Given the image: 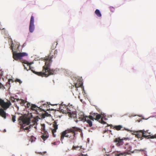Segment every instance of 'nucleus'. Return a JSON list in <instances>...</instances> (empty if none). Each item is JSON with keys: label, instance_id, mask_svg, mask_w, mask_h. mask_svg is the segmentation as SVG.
<instances>
[{"label": "nucleus", "instance_id": "1", "mask_svg": "<svg viewBox=\"0 0 156 156\" xmlns=\"http://www.w3.org/2000/svg\"><path fill=\"white\" fill-rule=\"evenodd\" d=\"M53 58V55L50 56V55L44 58V60L45 61V65L43 67L42 72H35L32 70L31 68L30 65L31 63L28 62L26 63L27 64V66H29V69L31 70L34 73L39 76L47 77L50 75L54 74L55 71L50 69V66L52 61V59Z\"/></svg>", "mask_w": 156, "mask_h": 156}, {"label": "nucleus", "instance_id": "2", "mask_svg": "<svg viewBox=\"0 0 156 156\" xmlns=\"http://www.w3.org/2000/svg\"><path fill=\"white\" fill-rule=\"evenodd\" d=\"M78 131L81 133V135L82 130L80 128L76 127H72L63 131L61 133L60 140L62 143H63L62 141L65 137L69 138L70 141L75 140L76 135Z\"/></svg>", "mask_w": 156, "mask_h": 156}, {"label": "nucleus", "instance_id": "3", "mask_svg": "<svg viewBox=\"0 0 156 156\" xmlns=\"http://www.w3.org/2000/svg\"><path fill=\"white\" fill-rule=\"evenodd\" d=\"M30 120L29 118L25 117L23 116H21L18 119L19 124L20 125L19 132L22 131L23 129L24 130H27L30 128V126L24 128L26 125H28L30 124Z\"/></svg>", "mask_w": 156, "mask_h": 156}, {"label": "nucleus", "instance_id": "4", "mask_svg": "<svg viewBox=\"0 0 156 156\" xmlns=\"http://www.w3.org/2000/svg\"><path fill=\"white\" fill-rule=\"evenodd\" d=\"M125 151L122 152L120 151L118 152L115 154V156H125L127 154L130 155L131 153H133L132 145L129 143L126 144L124 147Z\"/></svg>", "mask_w": 156, "mask_h": 156}, {"label": "nucleus", "instance_id": "5", "mask_svg": "<svg viewBox=\"0 0 156 156\" xmlns=\"http://www.w3.org/2000/svg\"><path fill=\"white\" fill-rule=\"evenodd\" d=\"M11 49L12 50V51L13 52V57L15 60H17L18 59H20L22 57L27 55V54L25 52H20L19 53H15L13 51L12 46H11Z\"/></svg>", "mask_w": 156, "mask_h": 156}, {"label": "nucleus", "instance_id": "6", "mask_svg": "<svg viewBox=\"0 0 156 156\" xmlns=\"http://www.w3.org/2000/svg\"><path fill=\"white\" fill-rule=\"evenodd\" d=\"M11 104L10 101L5 102L4 100L0 98V105L5 110H6L11 105Z\"/></svg>", "mask_w": 156, "mask_h": 156}, {"label": "nucleus", "instance_id": "7", "mask_svg": "<svg viewBox=\"0 0 156 156\" xmlns=\"http://www.w3.org/2000/svg\"><path fill=\"white\" fill-rule=\"evenodd\" d=\"M128 138H123L121 139L120 137L116 138L114 139V142L115 143V145L117 147H120L123 144V140H126Z\"/></svg>", "mask_w": 156, "mask_h": 156}, {"label": "nucleus", "instance_id": "8", "mask_svg": "<svg viewBox=\"0 0 156 156\" xmlns=\"http://www.w3.org/2000/svg\"><path fill=\"white\" fill-rule=\"evenodd\" d=\"M144 130H140L137 131V133L136 135V137L139 139L140 138V140H142L143 139V136H144Z\"/></svg>", "mask_w": 156, "mask_h": 156}, {"label": "nucleus", "instance_id": "9", "mask_svg": "<svg viewBox=\"0 0 156 156\" xmlns=\"http://www.w3.org/2000/svg\"><path fill=\"white\" fill-rule=\"evenodd\" d=\"M57 120L55 121L53 123V126L54 129L52 130V132L54 137H55L56 136L55 133L56 132V130L58 129V125L57 124Z\"/></svg>", "mask_w": 156, "mask_h": 156}, {"label": "nucleus", "instance_id": "10", "mask_svg": "<svg viewBox=\"0 0 156 156\" xmlns=\"http://www.w3.org/2000/svg\"><path fill=\"white\" fill-rule=\"evenodd\" d=\"M113 129H115L117 130V131H119L120 130H127L128 131H129V130L128 129H126L125 128H123V126L121 125H118V126H113Z\"/></svg>", "mask_w": 156, "mask_h": 156}, {"label": "nucleus", "instance_id": "11", "mask_svg": "<svg viewBox=\"0 0 156 156\" xmlns=\"http://www.w3.org/2000/svg\"><path fill=\"white\" fill-rule=\"evenodd\" d=\"M43 132L44 133L43 135L41 136V138L44 140H45L48 137L49 135L47 131Z\"/></svg>", "mask_w": 156, "mask_h": 156}, {"label": "nucleus", "instance_id": "12", "mask_svg": "<svg viewBox=\"0 0 156 156\" xmlns=\"http://www.w3.org/2000/svg\"><path fill=\"white\" fill-rule=\"evenodd\" d=\"M87 117V116L84 115V114H83L80 115L78 116V119L79 121H82L84 122L85 120H86Z\"/></svg>", "mask_w": 156, "mask_h": 156}, {"label": "nucleus", "instance_id": "13", "mask_svg": "<svg viewBox=\"0 0 156 156\" xmlns=\"http://www.w3.org/2000/svg\"><path fill=\"white\" fill-rule=\"evenodd\" d=\"M3 108V109L2 108L0 109V115L4 119H5L6 118V113L4 111L5 109Z\"/></svg>", "mask_w": 156, "mask_h": 156}, {"label": "nucleus", "instance_id": "14", "mask_svg": "<svg viewBox=\"0 0 156 156\" xmlns=\"http://www.w3.org/2000/svg\"><path fill=\"white\" fill-rule=\"evenodd\" d=\"M15 99H15L14 97H11V98L10 100H11V101L12 102H15ZM16 99L17 101H21V102H20V104L23 105L24 104V101L22 99H19L18 98Z\"/></svg>", "mask_w": 156, "mask_h": 156}, {"label": "nucleus", "instance_id": "15", "mask_svg": "<svg viewBox=\"0 0 156 156\" xmlns=\"http://www.w3.org/2000/svg\"><path fill=\"white\" fill-rule=\"evenodd\" d=\"M39 108L36 105H35L32 104L31 105V109L32 110L35 111L36 112H37V110H39Z\"/></svg>", "mask_w": 156, "mask_h": 156}, {"label": "nucleus", "instance_id": "16", "mask_svg": "<svg viewBox=\"0 0 156 156\" xmlns=\"http://www.w3.org/2000/svg\"><path fill=\"white\" fill-rule=\"evenodd\" d=\"M35 28V27L34 24H30L29 27V30L30 33H32Z\"/></svg>", "mask_w": 156, "mask_h": 156}, {"label": "nucleus", "instance_id": "17", "mask_svg": "<svg viewBox=\"0 0 156 156\" xmlns=\"http://www.w3.org/2000/svg\"><path fill=\"white\" fill-rule=\"evenodd\" d=\"M85 122H86L88 125V126L90 127L92 126V123L91 121L88 119V117L86 118V120L85 121Z\"/></svg>", "mask_w": 156, "mask_h": 156}, {"label": "nucleus", "instance_id": "18", "mask_svg": "<svg viewBox=\"0 0 156 156\" xmlns=\"http://www.w3.org/2000/svg\"><path fill=\"white\" fill-rule=\"evenodd\" d=\"M79 83H76L75 84V86L76 89H77L78 87H81L83 86V83L80 80H79Z\"/></svg>", "mask_w": 156, "mask_h": 156}, {"label": "nucleus", "instance_id": "19", "mask_svg": "<svg viewBox=\"0 0 156 156\" xmlns=\"http://www.w3.org/2000/svg\"><path fill=\"white\" fill-rule=\"evenodd\" d=\"M144 136H143V138L144 137L146 138H150L149 136H150L149 135V133H148L147 131H145L144 130Z\"/></svg>", "mask_w": 156, "mask_h": 156}, {"label": "nucleus", "instance_id": "20", "mask_svg": "<svg viewBox=\"0 0 156 156\" xmlns=\"http://www.w3.org/2000/svg\"><path fill=\"white\" fill-rule=\"evenodd\" d=\"M95 13L97 16L98 17H101V14L99 10L98 9H97L95 11Z\"/></svg>", "mask_w": 156, "mask_h": 156}, {"label": "nucleus", "instance_id": "21", "mask_svg": "<svg viewBox=\"0 0 156 156\" xmlns=\"http://www.w3.org/2000/svg\"><path fill=\"white\" fill-rule=\"evenodd\" d=\"M34 18L33 16H31L30 18V24H34Z\"/></svg>", "mask_w": 156, "mask_h": 156}, {"label": "nucleus", "instance_id": "22", "mask_svg": "<svg viewBox=\"0 0 156 156\" xmlns=\"http://www.w3.org/2000/svg\"><path fill=\"white\" fill-rule=\"evenodd\" d=\"M101 117V115L100 114H98L97 113L96 115L95 116V120H98L100 119Z\"/></svg>", "mask_w": 156, "mask_h": 156}, {"label": "nucleus", "instance_id": "23", "mask_svg": "<svg viewBox=\"0 0 156 156\" xmlns=\"http://www.w3.org/2000/svg\"><path fill=\"white\" fill-rule=\"evenodd\" d=\"M36 139V138L32 136H31L30 141H31V142H32L34 141Z\"/></svg>", "mask_w": 156, "mask_h": 156}, {"label": "nucleus", "instance_id": "24", "mask_svg": "<svg viewBox=\"0 0 156 156\" xmlns=\"http://www.w3.org/2000/svg\"><path fill=\"white\" fill-rule=\"evenodd\" d=\"M41 129H42V131L43 132L46 131L45 130V125L44 124H41Z\"/></svg>", "mask_w": 156, "mask_h": 156}, {"label": "nucleus", "instance_id": "25", "mask_svg": "<svg viewBox=\"0 0 156 156\" xmlns=\"http://www.w3.org/2000/svg\"><path fill=\"white\" fill-rule=\"evenodd\" d=\"M90 114L92 115V116H93V118L95 120V116L96 115L97 113H94L93 112H91L90 113Z\"/></svg>", "mask_w": 156, "mask_h": 156}, {"label": "nucleus", "instance_id": "26", "mask_svg": "<svg viewBox=\"0 0 156 156\" xmlns=\"http://www.w3.org/2000/svg\"><path fill=\"white\" fill-rule=\"evenodd\" d=\"M16 116L14 115H12V121L13 122H15L16 121Z\"/></svg>", "mask_w": 156, "mask_h": 156}, {"label": "nucleus", "instance_id": "27", "mask_svg": "<svg viewBox=\"0 0 156 156\" xmlns=\"http://www.w3.org/2000/svg\"><path fill=\"white\" fill-rule=\"evenodd\" d=\"M82 146H81V147H80V146H73V147H72V149L73 150H77V149L80 147H81Z\"/></svg>", "mask_w": 156, "mask_h": 156}, {"label": "nucleus", "instance_id": "28", "mask_svg": "<svg viewBox=\"0 0 156 156\" xmlns=\"http://www.w3.org/2000/svg\"><path fill=\"white\" fill-rule=\"evenodd\" d=\"M93 116H92L91 115H89L88 117V119L91 120H92L93 121H94V119L93 118Z\"/></svg>", "mask_w": 156, "mask_h": 156}, {"label": "nucleus", "instance_id": "29", "mask_svg": "<svg viewBox=\"0 0 156 156\" xmlns=\"http://www.w3.org/2000/svg\"><path fill=\"white\" fill-rule=\"evenodd\" d=\"M15 82H19V83L20 84H21L22 83V82L19 79H16L15 80Z\"/></svg>", "mask_w": 156, "mask_h": 156}, {"label": "nucleus", "instance_id": "30", "mask_svg": "<svg viewBox=\"0 0 156 156\" xmlns=\"http://www.w3.org/2000/svg\"><path fill=\"white\" fill-rule=\"evenodd\" d=\"M137 133V131H133V133H132V134L133 135H135V137H136V135Z\"/></svg>", "mask_w": 156, "mask_h": 156}, {"label": "nucleus", "instance_id": "31", "mask_svg": "<svg viewBox=\"0 0 156 156\" xmlns=\"http://www.w3.org/2000/svg\"><path fill=\"white\" fill-rule=\"evenodd\" d=\"M4 88V86L0 83V89Z\"/></svg>", "mask_w": 156, "mask_h": 156}, {"label": "nucleus", "instance_id": "32", "mask_svg": "<svg viewBox=\"0 0 156 156\" xmlns=\"http://www.w3.org/2000/svg\"><path fill=\"white\" fill-rule=\"evenodd\" d=\"M151 138H152V139H153V138H156V135H153V136H152L151 137Z\"/></svg>", "mask_w": 156, "mask_h": 156}, {"label": "nucleus", "instance_id": "33", "mask_svg": "<svg viewBox=\"0 0 156 156\" xmlns=\"http://www.w3.org/2000/svg\"><path fill=\"white\" fill-rule=\"evenodd\" d=\"M110 9L111 11H112V12H113V11H114V9L113 7H110Z\"/></svg>", "mask_w": 156, "mask_h": 156}, {"label": "nucleus", "instance_id": "34", "mask_svg": "<svg viewBox=\"0 0 156 156\" xmlns=\"http://www.w3.org/2000/svg\"><path fill=\"white\" fill-rule=\"evenodd\" d=\"M101 123L103 124H105V122L103 120V119L102 118L101 119Z\"/></svg>", "mask_w": 156, "mask_h": 156}, {"label": "nucleus", "instance_id": "35", "mask_svg": "<svg viewBox=\"0 0 156 156\" xmlns=\"http://www.w3.org/2000/svg\"><path fill=\"white\" fill-rule=\"evenodd\" d=\"M57 52H58L56 50H55L54 51V54H57Z\"/></svg>", "mask_w": 156, "mask_h": 156}, {"label": "nucleus", "instance_id": "36", "mask_svg": "<svg viewBox=\"0 0 156 156\" xmlns=\"http://www.w3.org/2000/svg\"><path fill=\"white\" fill-rule=\"evenodd\" d=\"M27 106L28 107H29V106H30V104L29 103H27Z\"/></svg>", "mask_w": 156, "mask_h": 156}, {"label": "nucleus", "instance_id": "37", "mask_svg": "<svg viewBox=\"0 0 156 156\" xmlns=\"http://www.w3.org/2000/svg\"><path fill=\"white\" fill-rule=\"evenodd\" d=\"M108 131L107 130H105V131H103V133H106Z\"/></svg>", "mask_w": 156, "mask_h": 156}, {"label": "nucleus", "instance_id": "38", "mask_svg": "<svg viewBox=\"0 0 156 156\" xmlns=\"http://www.w3.org/2000/svg\"><path fill=\"white\" fill-rule=\"evenodd\" d=\"M67 108V109H68V110H67V111L68 112H69V111H70L71 110L69 109L68 108Z\"/></svg>", "mask_w": 156, "mask_h": 156}, {"label": "nucleus", "instance_id": "39", "mask_svg": "<svg viewBox=\"0 0 156 156\" xmlns=\"http://www.w3.org/2000/svg\"><path fill=\"white\" fill-rule=\"evenodd\" d=\"M24 69H26L27 70H28V69H27V68H26L25 65H24Z\"/></svg>", "mask_w": 156, "mask_h": 156}, {"label": "nucleus", "instance_id": "40", "mask_svg": "<svg viewBox=\"0 0 156 156\" xmlns=\"http://www.w3.org/2000/svg\"><path fill=\"white\" fill-rule=\"evenodd\" d=\"M102 151H105V148H104V149H103V150H102Z\"/></svg>", "mask_w": 156, "mask_h": 156}, {"label": "nucleus", "instance_id": "41", "mask_svg": "<svg viewBox=\"0 0 156 156\" xmlns=\"http://www.w3.org/2000/svg\"><path fill=\"white\" fill-rule=\"evenodd\" d=\"M11 81H12V79H9V81H11Z\"/></svg>", "mask_w": 156, "mask_h": 156}, {"label": "nucleus", "instance_id": "42", "mask_svg": "<svg viewBox=\"0 0 156 156\" xmlns=\"http://www.w3.org/2000/svg\"><path fill=\"white\" fill-rule=\"evenodd\" d=\"M55 143H56L55 142H54L53 143H52V144H54V145H55V144H56Z\"/></svg>", "mask_w": 156, "mask_h": 156}, {"label": "nucleus", "instance_id": "43", "mask_svg": "<svg viewBox=\"0 0 156 156\" xmlns=\"http://www.w3.org/2000/svg\"><path fill=\"white\" fill-rule=\"evenodd\" d=\"M43 153H44L43 154H44L46 153V151H44V152H43Z\"/></svg>", "mask_w": 156, "mask_h": 156}, {"label": "nucleus", "instance_id": "44", "mask_svg": "<svg viewBox=\"0 0 156 156\" xmlns=\"http://www.w3.org/2000/svg\"><path fill=\"white\" fill-rule=\"evenodd\" d=\"M112 125H111V127H112Z\"/></svg>", "mask_w": 156, "mask_h": 156}]
</instances>
